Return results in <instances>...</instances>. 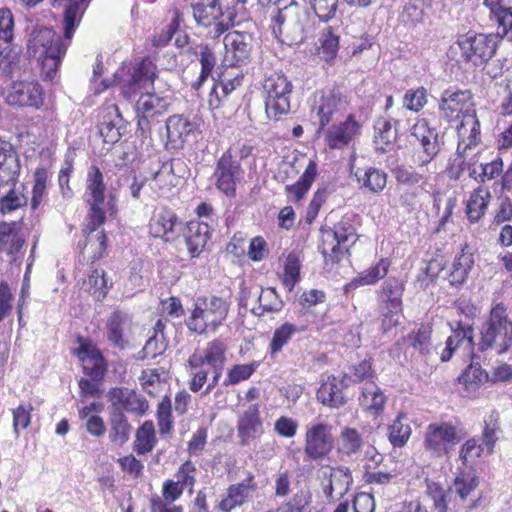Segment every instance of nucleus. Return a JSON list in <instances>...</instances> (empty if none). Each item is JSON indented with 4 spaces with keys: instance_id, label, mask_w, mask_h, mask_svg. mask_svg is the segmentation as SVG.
<instances>
[{
    "instance_id": "obj_2",
    "label": "nucleus",
    "mask_w": 512,
    "mask_h": 512,
    "mask_svg": "<svg viewBox=\"0 0 512 512\" xmlns=\"http://www.w3.org/2000/svg\"><path fill=\"white\" fill-rule=\"evenodd\" d=\"M106 185L104 183V175L97 166H91L87 172L86 178V202L89 205V219L87 229L89 235L85 249H92L93 260L102 257L106 249V234L100 231L93 235L95 231L104 223L106 214L114 213V204L112 200L106 198Z\"/></svg>"
},
{
    "instance_id": "obj_44",
    "label": "nucleus",
    "mask_w": 512,
    "mask_h": 512,
    "mask_svg": "<svg viewBox=\"0 0 512 512\" xmlns=\"http://www.w3.org/2000/svg\"><path fill=\"white\" fill-rule=\"evenodd\" d=\"M110 441L116 446L125 444L130 436L131 426L120 409H113L110 419Z\"/></svg>"
},
{
    "instance_id": "obj_48",
    "label": "nucleus",
    "mask_w": 512,
    "mask_h": 512,
    "mask_svg": "<svg viewBox=\"0 0 512 512\" xmlns=\"http://www.w3.org/2000/svg\"><path fill=\"white\" fill-rule=\"evenodd\" d=\"M474 265V257L470 252L464 249L461 254L457 256L453 262L452 269L448 276V281L451 285H461L468 277L470 270Z\"/></svg>"
},
{
    "instance_id": "obj_14",
    "label": "nucleus",
    "mask_w": 512,
    "mask_h": 512,
    "mask_svg": "<svg viewBox=\"0 0 512 512\" xmlns=\"http://www.w3.org/2000/svg\"><path fill=\"white\" fill-rule=\"evenodd\" d=\"M403 290V284L398 279L392 277L388 278L382 285L379 299L384 316L382 325L385 330L399 323Z\"/></svg>"
},
{
    "instance_id": "obj_23",
    "label": "nucleus",
    "mask_w": 512,
    "mask_h": 512,
    "mask_svg": "<svg viewBox=\"0 0 512 512\" xmlns=\"http://www.w3.org/2000/svg\"><path fill=\"white\" fill-rule=\"evenodd\" d=\"M252 38L249 34L232 31L224 36L225 62L230 66L245 64L251 54Z\"/></svg>"
},
{
    "instance_id": "obj_27",
    "label": "nucleus",
    "mask_w": 512,
    "mask_h": 512,
    "mask_svg": "<svg viewBox=\"0 0 512 512\" xmlns=\"http://www.w3.org/2000/svg\"><path fill=\"white\" fill-rule=\"evenodd\" d=\"M452 334L447 338L445 347L439 352L442 362L449 361L458 349L470 352L473 348V328L462 322L451 325Z\"/></svg>"
},
{
    "instance_id": "obj_32",
    "label": "nucleus",
    "mask_w": 512,
    "mask_h": 512,
    "mask_svg": "<svg viewBox=\"0 0 512 512\" xmlns=\"http://www.w3.org/2000/svg\"><path fill=\"white\" fill-rule=\"evenodd\" d=\"M196 130V123L183 115H172L166 120L168 149H180L187 138Z\"/></svg>"
},
{
    "instance_id": "obj_11",
    "label": "nucleus",
    "mask_w": 512,
    "mask_h": 512,
    "mask_svg": "<svg viewBox=\"0 0 512 512\" xmlns=\"http://www.w3.org/2000/svg\"><path fill=\"white\" fill-rule=\"evenodd\" d=\"M193 17L197 24L208 28V36L220 37L232 26V14L224 13L219 0H201L193 6Z\"/></svg>"
},
{
    "instance_id": "obj_8",
    "label": "nucleus",
    "mask_w": 512,
    "mask_h": 512,
    "mask_svg": "<svg viewBox=\"0 0 512 512\" xmlns=\"http://www.w3.org/2000/svg\"><path fill=\"white\" fill-rule=\"evenodd\" d=\"M464 438L461 430L448 421L430 423L425 430L423 447L433 459L448 457Z\"/></svg>"
},
{
    "instance_id": "obj_40",
    "label": "nucleus",
    "mask_w": 512,
    "mask_h": 512,
    "mask_svg": "<svg viewBox=\"0 0 512 512\" xmlns=\"http://www.w3.org/2000/svg\"><path fill=\"white\" fill-rule=\"evenodd\" d=\"M177 221L178 218L172 210L163 208L150 220V234L155 238H165L173 233Z\"/></svg>"
},
{
    "instance_id": "obj_9",
    "label": "nucleus",
    "mask_w": 512,
    "mask_h": 512,
    "mask_svg": "<svg viewBox=\"0 0 512 512\" xmlns=\"http://www.w3.org/2000/svg\"><path fill=\"white\" fill-rule=\"evenodd\" d=\"M292 83L279 72L268 75L263 83L265 111L270 119L277 120L290 111Z\"/></svg>"
},
{
    "instance_id": "obj_26",
    "label": "nucleus",
    "mask_w": 512,
    "mask_h": 512,
    "mask_svg": "<svg viewBox=\"0 0 512 512\" xmlns=\"http://www.w3.org/2000/svg\"><path fill=\"white\" fill-rule=\"evenodd\" d=\"M98 128L106 143L114 144L120 140L125 132L126 123L116 105L111 104L102 109V118Z\"/></svg>"
},
{
    "instance_id": "obj_33",
    "label": "nucleus",
    "mask_w": 512,
    "mask_h": 512,
    "mask_svg": "<svg viewBox=\"0 0 512 512\" xmlns=\"http://www.w3.org/2000/svg\"><path fill=\"white\" fill-rule=\"evenodd\" d=\"M344 382L337 377L330 375L323 379L316 392V399L322 405L332 409H338L346 404L343 394Z\"/></svg>"
},
{
    "instance_id": "obj_57",
    "label": "nucleus",
    "mask_w": 512,
    "mask_h": 512,
    "mask_svg": "<svg viewBox=\"0 0 512 512\" xmlns=\"http://www.w3.org/2000/svg\"><path fill=\"white\" fill-rule=\"evenodd\" d=\"M301 261L296 253H290L284 261L283 285L291 291L300 280Z\"/></svg>"
},
{
    "instance_id": "obj_30",
    "label": "nucleus",
    "mask_w": 512,
    "mask_h": 512,
    "mask_svg": "<svg viewBox=\"0 0 512 512\" xmlns=\"http://www.w3.org/2000/svg\"><path fill=\"white\" fill-rule=\"evenodd\" d=\"M77 356L82 362L84 373L93 380H101L106 373L107 364L101 351L91 343H81Z\"/></svg>"
},
{
    "instance_id": "obj_1",
    "label": "nucleus",
    "mask_w": 512,
    "mask_h": 512,
    "mask_svg": "<svg viewBox=\"0 0 512 512\" xmlns=\"http://www.w3.org/2000/svg\"><path fill=\"white\" fill-rule=\"evenodd\" d=\"M439 117L456 127L457 153L465 157L466 152L480 140V123L476 117L471 92L460 89L444 90L439 102Z\"/></svg>"
},
{
    "instance_id": "obj_5",
    "label": "nucleus",
    "mask_w": 512,
    "mask_h": 512,
    "mask_svg": "<svg viewBox=\"0 0 512 512\" xmlns=\"http://www.w3.org/2000/svg\"><path fill=\"white\" fill-rule=\"evenodd\" d=\"M272 32L281 43L298 45L313 36L314 21L295 4L277 8Z\"/></svg>"
},
{
    "instance_id": "obj_31",
    "label": "nucleus",
    "mask_w": 512,
    "mask_h": 512,
    "mask_svg": "<svg viewBox=\"0 0 512 512\" xmlns=\"http://www.w3.org/2000/svg\"><path fill=\"white\" fill-rule=\"evenodd\" d=\"M113 409L143 415L149 408L147 400L127 388H113L108 393Z\"/></svg>"
},
{
    "instance_id": "obj_3",
    "label": "nucleus",
    "mask_w": 512,
    "mask_h": 512,
    "mask_svg": "<svg viewBox=\"0 0 512 512\" xmlns=\"http://www.w3.org/2000/svg\"><path fill=\"white\" fill-rule=\"evenodd\" d=\"M67 46L68 44L64 43L52 29L42 27L32 31L27 52L41 65L45 79L52 81L56 77Z\"/></svg>"
},
{
    "instance_id": "obj_29",
    "label": "nucleus",
    "mask_w": 512,
    "mask_h": 512,
    "mask_svg": "<svg viewBox=\"0 0 512 512\" xmlns=\"http://www.w3.org/2000/svg\"><path fill=\"white\" fill-rule=\"evenodd\" d=\"M360 132V124L353 115H349L345 121L330 126L325 133V140L329 148L342 149L349 145Z\"/></svg>"
},
{
    "instance_id": "obj_16",
    "label": "nucleus",
    "mask_w": 512,
    "mask_h": 512,
    "mask_svg": "<svg viewBox=\"0 0 512 512\" xmlns=\"http://www.w3.org/2000/svg\"><path fill=\"white\" fill-rule=\"evenodd\" d=\"M346 105V98L339 90L329 89L316 92L311 110L319 120L320 129H323L334 115L344 111Z\"/></svg>"
},
{
    "instance_id": "obj_41",
    "label": "nucleus",
    "mask_w": 512,
    "mask_h": 512,
    "mask_svg": "<svg viewBox=\"0 0 512 512\" xmlns=\"http://www.w3.org/2000/svg\"><path fill=\"white\" fill-rule=\"evenodd\" d=\"M89 1L90 0H66L64 6V37L66 40L72 38Z\"/></svg>"
},
{
    "instance_id": "obj_60",
    "label": "nucleus",
    "mask_w": 512,
    "mask_h": 512,
    "mask_svg": "<svg viewBox=\"0 0 512 512\" xmlns=\"http://www.w3.org/2000/svg\"><path fill=\"white\" fill-rule=\"evenodd\" d=\"M299 329L296 325L291 323H284L277 328L270 343L271 354H276L282 350V348L288 343L292 336L298 332Z\"/></svg>"
},
{
    "instance_id": "obj_17",
    "label": "nucleus",
    "mask_w": 512,
    "mask_h": 512,
    "mask_svg": "<svg viewBox=\"0 0 512 512\" xmlns=\"http://www.w3.org/2000/svg\"><path fill=\"white\" fill-rule=\"evenodd\" d=\"M169 105L170 99L167 96L150 92L141 94L135 105L139 128L142 131L148 130L151 121L166 113Z\"/></svg>"
},
{
    "instance_id": "obj_35",
    "label": "nucleus",
    "mask_w": 512,
    "mask_h": 512,
    "mask_svg": "<svg viewBox=\"0 0 512 512\" xmlns=\"http://www.w3.org/2000/svg\"><path fill=\"white\" fill-rule=\"evenodd\" d=\"M490 16L495 20L498 33L512 41V6L511 0H484Z\"/></svg>"
},
{
    "instance_id": "obj_64",
    "label": "nucleus",
    "mask_w": 512,
    "mask_h": 512,
    "mask_svg": "<svg viewBox=\"0 0 512 512\" xmlns=\"http://www.w3.org/2000/svg\"><path fill=\"white\" fill-rule=\"evenodd\" d=\"M428 93L424 87L409 89L403 96V107L406 109L419 112L427 104Z\"/></svg>"
},
{
    "instance_id": "obj_51",
    "label": "nucleus",
    "mask_w": 512,
    "mask_h": 512,
    "mask_svg": "<svg viewBox=\"0 0 512 512\" xmlns=\"http://www.w3.org/2000/svg\"><path fill=\"white\" fill-rule=\"evenodd\" d=\"M410 422L406 414L400 413L389 426V441L394 447L404 446L411 435Z\"/></svg>"
},
{
    "instance_id": "obj_55",
    "label": "nucleus",
    "mask_w": 512,
    "mask_h": 512,
    "mask_svg": "<svg viewBox=\"0 0 512 512\" xmlns=\"http://www.w3.org/2000/svg\"><path fill=\"white\" fill-rule=\"evenodd\" d=\"M258 307L252 308V313L257 316L264 315L265 312H275L282 308V301L274 288L268 287L261 289L258 296Z\"/></svg>"
},
{
    "instance_id": "obj_52",
    "label": "nucleus",
    "mask_w": 512,
    "mask_h": 512,
    "mask_svg": "<svg viewBox=\"0 0 512 512\" xmlns=\"http://www.w3.org/2000/svg\"><path fill=\"white\" fill-rule=\"evenodd\" d=\"M463 164L467 165L469 176L480 183L490 181L498 177L503 172V161L500 157L495 158L489 163L481 164L480 172H478L477 168L472 166L470 163L463 162Z\"/></svg>"
},
{
    "instance_id": "obj_58",
    "label": "nucleus",
    "mask_w": 512,
    "mask_h": 512,
    "mask_svg": "<svg viewBox=\"0 0 512 512\" xmlns=\"http://www.w3.org/2000/svg\"><path fill=\"white\" fill-rule=\"evenodd\" d=\"M431 334L432 329L430 326L421 325L417 332L409 335L408 339L414 349L423 356H428L431 353Z\"/></svg>"
},
{
    "instance_id": "obj_62",
    "label": "nucleus",
    "mask_w": 512,
    "mask_h": 512,
    "mask_svg": "<svg viewBox=\"0 0 512 512\" xmlns=\"http://www.w3.org/2000/svg\"><path fill=\"white\" fill-rule=\"evenodd\" d=\"M19 55L10 44H0V73L11 77L18 66Z\"/></svg>"
},
{
    "instance_id": "obj_50",
    "label": "nucleus",
    "mask_w": 512,
    "mask_h": 512,
    "mask_svg": "<svg viewBox=\"0 0 512 512\" xmlns=\"http://www.w3.org/2000/svg\"><path fill=\"white\" fill-rule=\"evenodd\" d=\"M198 49V59L201 65V71L197 80L191 84V87L196 91H198L204 82L210 77L217 63L216 55L208 45H200Z\"/></svg>"
},
{
    "instance_id": "obj_46",
    "label": "nucleus",
    "mask_w": 512,
    "mask_h": 512,
    "mask_svg": "<svg viewBox=\"0 0 512 512\" xmlns=\"http://www.w3.org/2000/svg\"><path fill=\"white\" fill-rule=\"evenodd\" d=\"M316 175L317 164L313 160H310L299 180L295 184L286 187L288 197L295 201L302 199L310 189Z\"/></svg>"
},
{
    "instance_id": "obj_36",
    "label": "nucleus",
    "mask_w": 512,
    "mask_h": 512,
    "mask_svg": "<svg viewBox=\"0 0 512 512\" xmlns=\"http://www.w3.org/2000/svg\"><path fill=\"white\" fill-rule=\"evenodd\" d=\"M355 177L360 189L371 193H380L387 184V174L375 167L358 168Z\"/></svg>"
},
{
    "instance_id": "obj_7",
    "label": "nucleus",
    "mask_w": 512,
    "mask_h": 512,
    "mask_svg": "<svg viewBox=\"0 0 512 512\" xmlns=\"http://www.w3.org/2000/svg\"><path fill=\"white\" fill-rule=\"evenodd\" d=\"M155 76L156 66L146 58L135 62H124L114 73L113 83L120 87L125 98H131L148 85H153Z\"/></svg>"
},
{
    "instance_id": "obj_22",
    "label": "nucleus",
    "mask_w": 512,
    "mask_h": 512,
    "mask_svg": "<svg viewBox=\"0 0 512 512\" xmlns=\"http://www.w3.org/2000/svg\"><path fill=\"white\" fill-rule=\"evenodd\" d=\"M226 346L220 339H214L207 343L206 347L201 352H194L188 359V365L191 369H199L204 364L210 366L212 373L222 375L225 357Z\"/></svg>"
},
{
    "instance_id": "obj_25",
    "label": "nucleus",
    "mask_w": 512,
    "mask_h": 512,
    "mask_svg": "<svg viewBox=\"0 0 512 512\" xmlns=\"http://www.w3.org/2000/svg\"><path fill=\"white\" fill-rule=\"evenodd\" d=\"M108 341L118 349L129 346V334L132 329V318L126 312L117 310L111 313L106 322Z\"/></svg>"
},
{
    "instance_id": "obj_42",
    "label": "nucleus",
    "mask_w": 512,
    "mask_h": 512,
    "mask_svg": "<svg viewBox=\"0 0 512 512\" xmlns=\"http://www.w3.org/2000/svg\"><path fill=\"white\" fill-rule=\"evenodd\" d=\"M318 53L326 62L333 60L339 49V34L332 26H323L318 38Z\"/></svg>"
},
{
    "instance_id": "obj_34",
    "label": "nucleus",
    "mask_w": 512,
    "mask_h": 512,
    "mask_svg": "<svg viewBox=\"0 0 512 512\" xmlns=\"http://www.w3.org/2000/svg\"><path fill=\"white\" fill-rule=\"evenodd\" d=\"M211 230L207 221L193 220L188 223L185 243L192 258H197L202 253L211 237Z\"/></svg>"
},
{
    "instance_id": "obj_13",
    "label": "nucleus",
    "mask_w": 512,
    "mask_h": 512,
    "mask_svg": "<svg viewBox=\"0 0 512 512\" xmlns=\"http://www.w3.org/2000/svg\"><path fill=\"white\" fill-rule=\"evenodd\" d=\"M304 442V453L307 459L323 460L334 447L332 427L322 422L311 424L305 432Z\"/></svg>"
},
{
    "instance_id": "obj_54",
    "label": "nucleus",
    "mask_w": 512,
    "mask_h": 512,
    "mask_svg": "<svg viewBox=\"0 0 512 512\" xmlns=\"http://www.w3.org/2000/svg\"><path fill=\"white\" fill-rule=\"evenodd\" d=\"M177 184L172 163H164L149 181V187L157 194Z\"/></svg>"
},
{
    "instance_id": "obj_53",
    "label": "nucleus",
    "mask_w": 512,
    "mask_h": 512,
    "mask_svg": "<svg viewBox=\"0 0 512 512\" xmlns=\"http://www.w3.org/2000/svg\"><path fill=\"white\" fill-rule=\"evenodd\" d=\"M156 444L155 428L152 421H145L136 431L134 450L139 455L151 452Z\"/></svg>"
},
{
    "instance_id": "obj_45",
    "label": "nucleus",
    "mask_w": 512,
    "mask_h": 512,
    "mask_svg": "<svg viewBox=\"0 0 512 512\" xmlns=\"http://www.w3.org/2000/svg\"><path fill=\"white\" fill-rule=\"evenodd\" d=\"M374 143L377 151L386 152L397 139V130L392 122L386 118H380L374 125Z\"/></svg>"
},
{
    "instance_id": "obj_19",
    "label": "nucleus",
    "mask_w": 512,
    "mask_h": 512,
    "mask_svg": "<svg viewBox=\"0 0 512 512\" xmlns=\"http://www.w3.org/2000/svg\"><path fill=\"white\" fill-rule=\"evenodd\" d=\"M9 105L39 108L43 103V89L35 80L13 82L6 93Z\"/></svg>"
},
{
    "instance_id": "obj_24",
    "label": "nucleus",
    "mask_w": 512,
    "mask_h": 512,
    "mask_svg": "<svg viewBox=\"0 0 512 512\" xmlns=\"http://www.w3.org/2000/svg\"><path fill=\"white\" fill-rule=\"evenodd\" d=\"M263 433V421L258 404H250L238 417L237 435L242 446L258 438Z\"/></svg>"
},
{
    "instance_id": "obj_39",
    "label": "nucleus",
    "mask_w": 512,
    "mask_h": 512,
    "mask_svg": "<svg viewBox=\"0 0 512 512\" xmlns=\"http://www.w3.org/2000/svg\"><path fill=\"white\" fill-rule=\"evenodd\" d=\"M390 267V261L386 258L380 259L374 266L360 273L346 286L347 290L356 289L361 286H369L383 279Z\"/></svg>"
},
{
    "instance_id": "obj_10",
    "label": "nucleus",
    "mask_w": 512,
    "mask_h": 512,
    "mask_svg": "<svg viewBox=\"0 0 512 512\" xmlns=\"http://www.w3.org/2000/svg\"><path fill=\"white\" fill-rule=\"evenodd\" d=\"M501 38L503 37L498 33V30L496 34L468 32L458 38L457 44L464 59L478 66L493 57Z\"/></svg>"
},
{
    "instance_id": "obj_47",
    "label": "nucleus",
    "mask_w": 512,
    "mask_h": 512,
    "mask_svg": "<svg viewBox=\"0 0 512 512\" xmlns=\"http://www.w3.org/2000/svg\"><path fill=\"white\" fill-rule=\"evenodd\" d=\"M352 481L349 469L337 467L330 469L328 484L324 487V493L327 497H333V494L343 495Z\"/></svg>"
},
{
    "instance_id": "obj_12",
    "label": "nucleus",
    "mask_w": 512,
    "mask_h": 512,
    "mask_svg": "<svg viewBox=\"0 0 512 512\" xmlns=\"http://www.w3.org/2000/svg\"><path fill=\"white\" fill-rule=\"evenodd\" d=\"M356 229L349 219H342L334 229L323 235L322 254L326 262H337L343 249L348 250L350 243L356 240Z\"/></svg>"
},
{
    "instance_id": "obj_59",
    "label": "nucleus",
    "mask_w": 512,
    "mask_h": 512,
    "mask_svg": "<svg viewBox=\"0 0 512 512\" xmlns=\"http://www.w3.org/2000/svg\"><path fill=\"white\" fill-rule=\"evenodd\" d=\"M167 341L164 335H152L146 341L144 347L138 353V359L144 360L147 358L154 359L162 355L167 349Z\"/></svg>"
},
{
    "instance_id": "obj_21",
    "label": "nucleus",
    "mask_w": 512,
    "mask_h": 512,
    "mask_svg": "<svg viewBox=\"0 0 512 512\" xmlns=\"http://www.w3.org/2000/svg\"><path fill=\"white\" fill-rule=\"evenodd\" d=\"M411 135L420 143L422 150L417 160L419 167L427 166L440 150L437 131L425 119H418L411 128Z\"/></svg>"
},
{
    "instance_id": "obj_18",
    "label": "nucleus",
    "mask_w": 512,
    "mask_h": 512,
    "mask_svg": "<svg viewBox=\"0 0 512 512\" xmlns=\"http://www.w3.org/2000/svg\"><path fill=\"white\" fill-rule=\"evenodd\" d=\"M478 485L479 477L473 467L457 468L454 482L449 491L459 498L464 507L472 509L479 500L476 493Z\"/></svg>"
},
{
    "instance_id": "obj_20",
    "label": "nucleus",
    "mask_w": 512,
    "mask_h": 512,
    "mask_svg": "<svg viewBox=\"0 0 512 512\" xmlns=\"http://www.w3.org/2000/svg\"><path fill=\"white\" fill-rule=\"evenodd\" d=\"M21 173V161L13 144L0 137V189L15 187Z\"/></svg>"
},
{
    "instance_id": "obj_37",
    "label": "nucleus",
    "mask_w": 512,
    "mask_h": 512,
    "mask_svg": "<svg viewBox=\"0 0 512 512\" xmlns=\"http://www.w3.org/2000/svg\"><path fill=\"white\" fill-rule=\"evenodd\" d=\"M491 192L488 187L479 186L474 189L466 204V215L471 223H477L486 213Z\"/></svg>"
},
{
    "instance_id": "obj_43",
    "label": "nucleus",
    "mask_w": 512,
    "mask_h": 512,
    "mask_svg": "<svg viewBox=\"0 0 512 512\" xmlns=\"http://www.w3.org/2000/svg\"><path fill=\"white\" fill-rule=\"evenodd\" d=\"M24 238L11 225L0 226V250L11 257L12 261L18 258V254L24 245Z\"/></svg>"
},
{
    "instance_id": "obj_61",
    "label": "nucleus",
    "mask_w": 512,
    "mask_h": 512,
    "mask_svg": "<svg viewBox=\"0 0 512 512\" xmlns=\"http://www.w3.org/2000/svg\"><path fill=\"white\" fill-rule=\"evenodd\" d=\"M48 171L43 168H37L34 173V185L31 197V209L36 210L41 204L47 188Z\"/></svg>"
},
{
    "instance_id": "obj_49",
    "label": "nucleus",
    "mask_w": 512,
    "mask_h": 512,
    "mask_svg": "<svg viewBox=\"0 0 512 512\" xmlns=\"http://www.w3.org/2000/svg\"><path fill=\"white\" fill-rule=\"evenodd\" d=\"M364 447V440L356 428L345 426L339 434V452L347 456L359 453Z\"/></svg>"
},
{
    "instance_id": "obj_15",
    "label": "nucleus",
    "mask_w": 512,
    "mask_h": 512,
    "mask_svg": "<svg viewBox=\"0 0 512 512\" xmlns=\"http://www.w3.org/2000/svg\"><path fill=\"white\" fill-rule=\"evenodd\" d=\"M241 174L240 162L233 155V148H229L216 164L214 177L217 189L228 197H234L236 184L240 180Z\"/></svg>"
},
{
    "instance_id": "obj_6",
    "label": "nucleus",
    "mask_w": 512,
    "mask_h": 512,
    "mask_svg": "<svg viewBox=\"0 0 512 512\" xmlns=\"http://www.w3.org/2000/svg\"><path fill=\"white\" fill-rule=\"evenodd\" d=\"M479 350H495L498 354L506 352L512 346V321L502 303L496 304L489 317L482 324Z\"/></svg>"
},
{
    "instance_id": "obj_56",
    "label": "nucleus",
    "mask_w": 512,
    "mask_h": 512,
    "mask_svg": "<svg viewBox=\"0 0 512 512\" xmlns=\"http://www.w3.org/2000/svg\"><path fill=\"white\" fill-rule=\"evenodd\" d=\"M87 286L90 294L96 300H102L112 287V281L106 277L103 270H93L88 276Z\"/></svg>"
},
{
    "instance_id": "obj_4",
    "label": "nucleus",
    "mask_w": 512,
    "mask_h": 512,
    "mask_svg": "<svg viewBox=\"0 0 512 512\" xmlns=\"http://www.w3.org/2000/svg\"><path fill=\"white\" fill-rule=\"evenodd\" d=\"M231 301L229 297L207 295L194 299L190 316L186 319L189 331L198 335L215 333L227 319Z\"/></svg>"
},
{
    "instance_id": "obj_38",
    "label": "nucleus",
    "mask_w": 512,
    "mask_h": 512,
    "mask_svg": "<svg viewBox=\"0 0 512 512\" xmlns=\"http://www.w3.org/2000/svg\"><path fill=\"white\" fill-rule=\"evenodd\" d=\"M359 401L364 410L378 414L384 408L386 396L374 381H367L363 384Z\"/></svg>"
},
{
    "instance_id": "obj_63",
    "label": "nucleus",
    "mask_w": 512,
    "mask_h": 512,
    "mask_svg": "<svg viewBox=\"0 0 512 512\" xmlns=\"http://www.w3.org/2000/svg\"><path fill=\"white\" fill-rule=\"evenodd\" d=\"M424 15V2L422 0H409L403 7L399 16L402 23L413 26L422 21Z\"/></svg>"
},
{
    "instance_id": "obj_28",
    "label": "nucleus",
    "mask_w": 512,
    "mask_h": 512,
    "mask_svg": "<svg viewBox=\"0 0 512 512\" xmlns=\"http://www.w3.org/2000/svg\"><path fill=\"white\" fill-rule=\"evenodd\" d=\"M256 489L257 485L254 482V476L252 473H248L243 481L228 487L227 494L218 504V508L222 512H231L233 509L246 503Z\"/></svg>"
}]
</instances>
